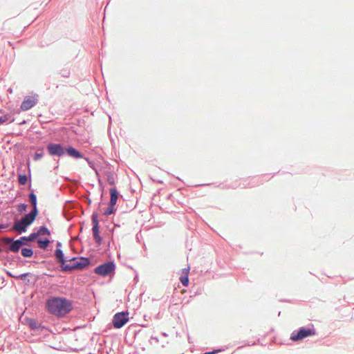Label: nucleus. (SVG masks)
<instances>
[{"mask_svg":"<svg viewBox=\"0 0 354 354\" xmlns=\"http://www.w3.org/2000/svg\"><path fill=\"white\" fill-rule=\"evenodd\" d=\"M60 246H61V243L58 242L57 243V249L55 252V256L56 259L61 263L62 268V270L64 271V266H68V264H66V261L64 258L63 252L62 251L61 249L59 248Z\"/></svg>","mask_w":354,"mask_h":354,"instance_id":"10","label":"nucleus"},{"mask_svg":"<svg viewBox=\"0 0 354 354\" xmlns=\"http://www.w3.org/2000/svg\"><path fill=\"white\" fill-rule=\"evenodd\" d=\"M29 200L33 206V209H37V197L34 193H30L29 195Z\"/></svg>","mask_w":354,"mask_h":354,"instance_id":"19","label":"nucleus"},{"mask_svg":"<svg viewBox=\"0 0 354 354\" xmlns=\"http://www.w3.org/2000/svg\"><path fill=\"white\" fill-rule=\"evenodd\" d=\"M129 321V313L127 312L118 313L113 316V324L115 328H122Z\"/></svg>","mask_w":354,"mask_h":354,"instance_id":"4","label":"nucleus"},{"mask_svg":"<svg viewBox=\"0 0 354 354\" xmlns=\"http://www.w3.org/2000/svg\"><path fill=\"white\" fill-rule=\"evenodd\" d=\"M67 153L68 156L75 158H82V154L76 150L75 148L72 147H69L66 149Z\"/></svg>","mask_w":354,"mask_h":354,"instance_id":"14","label":"nucleus"},{"mask_svg":"<svg viewBox=\"0 0 354 354\" xmlns=\"http://www.w3.org/2000/svg\"><path fill=\"white\" fill-rule=\"evenodd\" d=\"M114 270V264L113 263H106L99 266L95 268V272L102 276L109 274Z\"/></svg>","mask_w":354,"mask_h":354,"instance_id":"6","label":"nucleus"},{"mask_svg":"<svg viewBox=\"0 0 354 354\" xmlns=\"http://www.w3.org/2000/svg\"><path fill=\"white\" fill-rule=\"evenodd\" d=\"M46 308L49 313L56 316H64L71 309V303L65 298L53 297L46 301Z\"/></svg>","mask_w":354,"mask_h":354,"instance_id":"1","label":"nucleus"},{"mask_svg":"<svg viewBox=\"0 0 354 354\" xmlns=\"http://www.w3.org/2000/svg\"><path fill=\"white\" fill-rule=\"evenodd\" d=\"M189 271V268L184 269L183 273L185 275L180 277V282L185 286H187L189 284V278H188Z\"/></svg>","mask_w":354,"mask_h":354,"instance_id":"15","label":"nucleus"},{"mask_svg":"<svg viewBox=\"0 0 354 354\" xmlns=\"http://www.w3.org/2000/svg\"><path fill=\"white\" fill-rule=\"evenodd\" d=\"M8 120L6 116L0 117V122L3 123Z\"/></svg>","mask_w":354,"mask_h":354,"instance_id":"27","label":"nucleus"},{"mask_svg":"<svg viewBox=\"0 0 354 354\" xmlns=\"http://www.w3.org/2000/svg\"><path fill=\"white\" fill-rule=\"evenodd\" d=\"M21 254L24 257H31L33 254V251L30 248H23L21 250Z\"/></svg>","mask_w":354,"mask_h":354,"instance_id":"18","label":"nucleus"},{"mask_svg":"<svg viewBox=\"0 0 354 354\" xmlns=\"http://www.w3.org/2000/svg\"><path fill=\"white\" fill-rule=\"evenodd\" d=\"M43 156H44L43 152H36L35 154V156H34V160L37 161V160H39V158L43 157Z\"/></svg>","mask_w":354,"mask_h":354,"instance_id":"23","label":"nucleus"},{"mask_svg":"<svg viewBox=\"0 0 354 354\" xmlns=\"http://www.w3.org/2000/svg\"><path fill=\"white\" fill-rule=\"evenodd\" d=\"M28 225L23 221L21 219L19 221H17L14 223L13 230L21 233L26 230V227Z\"/></svg>","mask_w":354,"mask_h":354,"instance_id":"12","label":"nucleus"},{"mask_svg":"<svg viewBox=\"0 0 354 354\" xmlns=\"http://www.w3.org/2000/svg\"><path fill=\"white\" fill-rule=\"evenodd\" d=\"M29 325L32 328H37V323L35 321H33V320H30V321Z\"/></svg>","mask_w":354,"mask_h":354,"instance_id":"26","label":"nucleus"},{"mask_svg":"<svg viewBox=\"0 0 354 354\" xmlns=\"http://www.w3.org/2000/svg\"><path fill=\"white\" fill-rule=\"evenodd\" d=\"M110 195L111 198L109 204H111V206H115L118 198V193L117 189L115 188H111L110 189Z\"/></svg>","mask_w":354,"mask_h":354,"instance_id":"13","label":"nucleus"},{"mask_svg":"<svg viewBox=\"0 0 354 354\" xmlns=\"http://www.w3.org/2000/svg\"><path fill=\"white\" fill-rule=\"evenodd\" d=\"M3 242L6 244H10L9 249L14 252H18L21 246L25 244V242L21 238L15 241H13L10 238H4Z\"/></svg>","mask_w":354,"mask_h":354,"instance_id":"8","label":"nucleus"},{"mask_svg":"<svg viewBox=\"0 0 354 354\" xmlns=\"http://www.w3.org/2000/svg\"><path fill=\"white\" fill-rule=\"evenodd\" d=\"M37 236H38V234H37V232H34V233L30 234L28 237L23 236V237H21V239H23L24 241H32L35 239H36Z\"/></svg>","mask_w":354,"mask_h":354,"instance_id":"21","label":"nucleus"},{"mask_svg":"<svg viewBox=\"0 0 354 354\" xmlns=\"http://www.w3.org/2000/svg\"><path fill=\"white\" fill-rule=\"evenodd\" d=\"M19 183L21 185H25L28 182V177L25 174H19L18 176Z\"/></svg>","mask_w":354,"mask_h":354,"instance_id":"20","label":"nucleus"},{"mask_svg":"<svg viewBox=\"0 0 354 354\" xmlns=\"http://www.w3.org/2000/svg\"><path fill=\"white\" fill-rule=\"evenodd\" d=\"M92 224L93 238L98 244H100L102 239L101 237L100 236L99 221L97 214H93L92 215Z\"/></svg>","mask_w":354,"mask_h":354,"instance_id":"7","label":"nucleus"},{"mask_svg":"<svg viewBox=\"0 0 354 354\" xmlns=\"http://www.w3.org/2000/svg\"><path fill=\"white\" fill-rule=\"evenodd\" d=\"M27 205L26 204L21 203L18 206V210L19 212H25L26 210Z\"/></svg>","mask_w":354,"mask_h":354,"instance_id":"24","label":"nucleus"},{"mask_svg":"<svg viewBox=\"0 0 354 354\" xmlns=\"http://www.w3.org/2000/svg\"><path fill=\"white\" fill-rule=\"evenodd\" d=\"M28 273H25V274H22L19 276H16L15 274H10V276L12 277H15V278H19L21 279H24L27 276H28Z\"/></svg>","mask_w":354,"mask_h":354,"instance_id":"25","label":"nucleus"},{"mask_svg":"<svg viewBox=\"0 0 354 354\" xmlns=\"http://www.w3.org/2000/svg\"><path fill=\"white\" fill-rule=\"evenodd\" d=\"M115 212V207L114 206H111V204H109V207L107 208V209L104 212V214L108 216L110 215Z\"/></svg>","mask_w":354,"mask_h":354,"instance_id":"22","label":"nucleus"},{"mask_svg":"<svg viewBox=\"0 0 354 354\" xmlns=\"http://www.w3.org/2000/svg\"><path fill=\"white\" fill-rule=\"evenodd\" d=\"M109 180V183H111V184L113 183V181H112V180Z\"/></svg>","mask_w":354,"mask_h":354,"instance_id":"29","label":"nucleus"},{"mask_svg":"<svg viewBox=\"0 0 354 354\" xmlns=\"http://www.w3.org/2000/svg\"><path fill=\"white\" fill-rule=\"evenodd\" d=\"M37 101L38 95L37 94L26 96L21 104L20 109L24 111H28L33 107Z\"/></svg>","mask_w":354,"mask_h":354,"instance_id":"5","label":"nucleus"},{"mask_svg":"<svg viewBox=\"0 0 354 354\" xmlns=\"http://www.w3.org/2000/svg\"><path fill=\"white\" fill-rule=\"evenodd\" d=\"M70 261V264L64 266V271H70L74 269H82L89 264V260L86 258H73Z\"/></svg>","mask_w":354,"mask_h":354,"instance_id":"2","label":"nucleus"},{"mask_svg":"<svg viewBox=\"0 0 354 354\" xmlns=\"http://www.w3.org/2000/svg\"><path fill=\"white\" fill-rule=\"evenodd\" d=\"M315 332L311 328H301L298 330H295L292 333L290 339L292 341L301 340L308 336L313 335Z\"/></svg>","mask_w":354,"mask_h":354,"instance_id":"3","label":"nucleus"},{"mask_svg":"<svg viewBox=\"0 0 354 354\" xmlns=\"http://www.w3.org/2000/svg\"><path fill=\"white\" fill-rule=\"evenodd\" d=\"M47 149L51 156H61L65 153L64 148L59 144H49Z\"/></svg>","mask_w":354,"mask_h":354,"instance_id":"9","label":"nucleus"},{"mask_svg":"<svg viewBox=\"0 0 354 354\" xmlns=\"http://www.w3.org/2000/svg\"><path fill=\"white\" fill-rule=\"evenodd\" d=\"M37 209H32L31 212L26 214L24 217L21 218V220L24 221L25 223L28 226L34 221L35 217L37 216Z\"/></svg>","mask_w":354,"mask_h":354,"instance_id":"11","label":"nucleus"},{"mask_svg":"<svg viewBox=\"0 0 354 354\" xmlns=\"http://www.w3.org/2000/svg\"><path fill=\"white\" fill-rule=\"evenodd\" d=\"M38 236L47 235L50 236V232L48 229L44 226H41L37 231Z\"/></svg>","mask_w":354,"mask_h":354,"instance_id":"17","label":"nucleus"},{"mask_svg":"<svg viewBox=\"0 0 354 354\" xmlns=\"http://www.w3.org/2000/svg\"><path fill=\"white\" fill-rule=\"evenodd\" d=\"M49 243H50V241L47 239H44V240H42V239L37 240L38 246L41 249H46L48 246Z\"/></svg>","mask_w":354,"mask_h":354,"instance_id":"16","label":"nucleus"},{"mask_svg":"<svg viewBox=\"0 0 354 354\" xmlns=\"http://www.w3.org/2000/svg\"><path fill=\"white\" fill-rule=\"evenodd\" d=\"M109 180V183H111V184L113 183V181H112V180Z\"/></svg>","mask_w":354,"mask_h":354,"instance_id":"28","label":"nucleus"}]
</instances>
